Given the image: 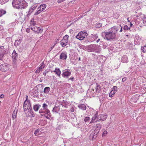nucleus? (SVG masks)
<instances>
[{"mask_svg": "<svg viewBox=\"0 0 146 146\" xmlns=\"http://www.w3.org/2000/svg\"><path fill=\"white\" fill-rule=\"evenodd\" d=\"M117 29L115 26L111 28L110 31L102 32V36L104 39L108 40H112L115 38L116 36L115 34L117 33Z\"/></svg>", "mask_w": 146, "mask_h": 146, "instance_id": "1", "label": "nucleus"}, {"mask_svg": "<svg viewBox=\"0 0 146 146\" xmlns=\"http://www.w3.org/2000/svg\"><path fill=\"white\" fill-rule=\"evenodd\" d=\"M48 105L45 103L42 105V108L41 109L39 110V113L42 116H44L47 119H50L51 115L50 111L47 108Z\"/></svg>", "mask_w": 146, "mask_h": 146, "instance_id": "2", "label": "nucleus"}, {"mask_svg": "<svg viewBox=\"0 0 146 146\" xmlns=\"http://www.w3.org/2000/svg\"><path fill=\"white\" fill-rule=\"evenodd\" d=\"M13 7L17 9H25L27 6V3L24 0H13L12 2Z\"/></svg>", "mask_w": 146, "mask_h": 146, "instance_id": "3", "label": "nucleus"}, {"mask_svg": "<svg viewBox=\"0 0 146 146\" xmlns=\"http://www.w3.org/2000/svg\"><path fill=\"white\" fill-rule=\"evenodd\" d=\"M87 51L88 52H94L99 53L101 51V46L98 45L91 44L87 47Z\"/></svg>", "mask_w": 146, "mask_h": 146, "instance_id": "4", "label": "nucleus"}, {"mask_svg": "<svg viewBox=\"0 0 146 146\" xmlns=\"http://www.w3.org/2000/svg\"><path fill=\"white\" fill-rule=\"evenodd\" d=\"M32 25L29 26V27L36 33H41L42 31V30L40 27H37L35 25L34 23H32Z\"/></svg>", "mask_w": 146, "mask_h": 146, "instance_id": "5", "label": "nucleus"}, {"mask_svg": "<svg viewBox=\"0 0 146 146\" xmlns=\"http://www.w3.org/2000/svg\"><path fill=\"white\" fill-rule=\"evenodd\" d=\"M23 109L25 112L27 110H32V108L31 106V104L29 100L26 99L25 101L23 104Z\"/></svg>", "mask_w": 146, "mask_h": 146, "instance_id": "6", "label": "nucleus"}, {"mask_svg": "<svg viewBox=\"0 0 146 146\" xmlns=\"http://www.w3.org/2000/svg\"><path fill=\"white\" fill-rule=\"evenodd\" d=\"M84 31H81L76 36V37L77 39L80 40H83L84 38L87 37L88 34L86 32H84Z\"/></svg>", "mask_w": 146, "mask_h": 146, "instance_id": "7", "label": "nucleus"}, {"mask_svg": "<svg viewBox=\"0 0 146 146\" xmlns=\"http://www.w3.org/2000/svg\"><path fill=\"white\" fill-rule=\"evenodd\" d=\"M71 74V72L69 69H65L62 71L61 75L62 77L66 79L68 78Z\"/></svg>", "mask_w": 146, "mask_h": 146, "instance_id": "8", "label": "nucleus"}, {"mask_svg": "<svg viewBox=\"0 0 146 146\" xmlns=\"http://www.w3.org/2000/svg\"><path fill=\"white\" fill-rule=\"evenodd\" d=\"M0 70L1 71L4 72L8 71L9 68L7 64L4 63L0 65Z\"/></svg>", "mask_w": 146, "mask_h": 146, "instance_id": "9", "label": "nucleus"}, {"mask_svg": "<svg viewBox=\"0 0 146 146\" xmlns=\"http://www.w3.org/2000/svg\"><path fill=\"white\" fill-rule=\"evenodd\" d=\"M12 56L13 59V62L15 63L18 58V54L16 53L15 50H14L12 54Z\"/></svg>", "mask_w": 146, "mask_h": 146, "instance_id": "10", "label": "nucleus"}, {"mask_svg": "<svg viewBox=\"0 0 146 146\" xmlns=\"http://www.w3.org/2000/svg\"><path fill=\"white\" fill-rule=\"evenodd\" d=\"M98 111H96V113L93 116L90 122V123H95L97 117H98Z\"/></svg>", "mask_w": 146, "mask_h": 146, "instance_id": "11", "label": "nucleus"}, {"mask_svg": "<svg viewBox=\"0 0 146 146\" xmlns=\"http://www.w3.org/2000/svg\"><path fill=\"white\" fill-rule=\"evenodd\" d=\"M98 134L94 131L92 132L90 135V137L92 138V139H95L98 136Z\"/></svg>", "mask_w": 146, "mask_h": 146, "instance_id": "12", "label": "nucleus"}, {"mask_svg": "<svg viewBox=\"0 0 146 146\" xmlns=\"http://www.w3.org/2000/svg\"><path fill=\"white\" fill-rule=\"evenodd\" d=\"M53 71L55 72L56 74L58 76L59 78H60L61 72L60 70V69L59 68H56L55 69V70Z\"/></svg>", "mask_w": 146, "mask_h": 146, "instance_id": "13", "label": "nucleus"}, {"mask_svg": "<svg viewBox=\"0 0 146 146\" xmlns=\"http://www.w3.org/2000/svg\"><path fill=\"white\" fill-rule=\"evenodd\" d=\"M67 58V54L64 52L61 53L60 56V58L62 60H66Z\"/></svg>", "mask_w": 146, "mask_h": 146, "instance_id": "14", "label": "nucleus"}, {"mask_svg": "<svg viewBox=\"0 0 146 146\" xmlns=\"http://www.w3.org/2000/svg\"><path fill=\"white\" fill-rule=\"evenodd\" d=\"M100 119L103 121H104L106 119L107 117V114L106 113L99 115Z\"/></svg>", "mask_w": 146, "mask_h": 146, "instance_id": "15", "label": "nucleus"}, {"mask_svg": "<svg viewBox=\"0 0 146 146\" xmlns=\"http://www.w3.org/2000/svg\"><path fill=\"white\" fill-rule=\"evenodd\" d=\"M46 5L45 4H42L39 6L38 9L39 10H41V11H43L46 8Z\"/></svg>", "mask_w": 146, "mask_h": 146, "instance_id": "16", "label": "nucleus"}, {"mask_svg": "<svg viewBox=\"0 0 146 146\" xmlns=\"http://www.w3.org/2000/svg\"><path fill=\"white\" fill-rule=\"evenodd\" d=\"M78 108L83 110H85L86 109V107L84 104H81L78 105Z\"/></svg>", "mask_w": 146, "mask_h": 146, "instance_id": "17", "label": "nucleus"}, {"mask_svg": "<svg viewBox=\"0 0 146 146\" xmlns=\"http://www.w3.org/2000/svg\"><path fill=\"white\" fill-rule=\"evenodd\" d=\"M29 113L28 114L27 116L30 117H34L35 116L33 112L32 111V109L28 110Z\"/></svg>", "mask_w": 146, "mask_h": 146, "instance_id": "18", "label": "nucleus"}, {"mask_svg": "<svg viewBox=\"0 0 146 146\" xmlns=\"http://www.w3.org/2000/svg\"><path fill=\"white\" fill-rule=\"evenodd\" d=\"M121 61L123 63H126L127 62L128 58L126 55H125L123 56L121 59Z\"/></svg>", "mask_w": 146, "mask_h": 146, "instance_id": "19", "label": "nucleus"}, {"mask_svg": "<svg viewBox=\"0 0 146 146\" xmlns=\"http://www.w3.org/2000/svg\"><path fill=\"white\" fill-rule=\"evenodd\" d=\"M62 103V104H63V106L65 107L66 108H67V106L69 104H70V102L66 100H63L61 102Z\"/></svg>", "mask_w": 146, "mask_h": 146, "instance_id": "20", "label": "nucleus"}, {"mask_svg": "<svg viewBox=\"0 0 146 146\" xmlns=\"http://www.w3.org/2000/svg\"><path fill=\"white\" fill-rule=\"evenodd\" d=\"M41 106V105L39 104H36L33 106V109L35 111H37L38 110L39 108Z\"/></svg>", "mask_w": 146, "mask_h": 146, "instance_id": "21", "label": "nucleus"}, {"mask_svg": "<svg viewBox=\"0 0 146 146\" xmlns=\"http://www.w3.org/2000/svg\"><path fill=\"white\" fill-rule=\"evenodd\" d=\"M68 42L66 40H65L62 39L61 41L60 44L62 47H64L66 45Z\"/></svg>", "mask_w": 146, "mask_h": 146, "instance_id": "22", "label": "nucleus"}, {"mask_svg": "<svg viewBox=\"0 0 146 146\" xmlns=\"http://www.w3.org/2000/svg\"><path fill=\"white\" fill-rule=\"evenodd\" d=\"M6 50H3V52H0V60H2L4 55L6 54Z\"/></svg>", "mask_w": 146, "mask_h": 146, "instance_id": "23", "label": "nucleus"}, {"mask_svg": "<svg viewBox=\"0 0 146 146\" xmlns=\"http://www.w3.org/2000/svg\"><path fill=\"white\" fill-rule=\"evenodd\" d=\"M50 88L48 87H46L44 88L43 92L44 93L47 94L48 93L49 91L50 90Z\"/></svg>", "mask_w": 146, "mask_h": 146, "instance_id": "24", "label": "nucleus"}, {"mask_svg": "<svg viewBox=\"0 0 146 146\" xmlns=\"http://www.w3.org/2000/svg\"><path fill=\"white\" fill-rule=\"evenodd\" d=\"M32 93H33V96L34 97H38L39 94L37 90H35L33 91V92H32Z\"/></svg>", "mask_w": 146, "mask_h": 146, "instance_id": "25", "label": "nucleus"}, {"mask_svg": "<svg viewBox=\"0 0 146 146\" xmlns=\"http://www.w3.org/2000/svg\"><path fill=\"white\" fill-rule=\"evenodd\" d=\"M21 42V39H19V40H16L15 41V43H14V45L15 46H17L20 44Z\"/></svg>", "mask_w": 146, "mask_h": 146, "instance_id": "26", "label": "nucleus"}, {"mask_svg": "<svg viewBox=\"0 0 146 146\" xmlns=\"http://www.w3.org/2000/svg\"><path fill=\"white\" fill-rule=\"evenodd\" d=\"M91 37L92 38V40L94 41L98 38V36L97 34L94 35L92 34Z\"/></svg>", "mask_w": 146, "mask_h": 146, "instance_id": "27", "label": "nucleus"}, {"mask_svg": "<svg viewBox=\"0 0 146 146\" xmlns=\"http://www.w3.org/2000/svg\"><path fill=\"white\" fill-rule=\"evenodd\" d=\"M33 11L34 10H33V8H32V7H31L29 9V11H28V13L27 14V17H29Z\"/></svg>", "mask_w": 146, "mask_h": 146, "instance_id": "28", "label": "nucleus"}, {"mask_svg": "<svg viewBox=\"0 0 146 146\" xmlns=\"http://www.w3.org/2000/svg\"><path fill=\"white\" fill-rule=\"evenodd\" d=\"M17 111V110L16 111L15 110H14L13 111L12 115L13 119H15L16 118Z\"/></svg>", "mask_w": 146, "mask_h": 146, "instance_id": "29", "label": "nucleus"}, {"mask_svg": "<svg viewBox=\"0 0 146 146\" xmlns=\"http://www.w3.org/2000/svg\"><path fill=\"white\" fill-rule=\"evenodd\" d=\"M6 11L4 10L3 9H0V17H1L2 15L6 13Z\"/></svg>", "mask_w": 146, "mask_h": 146, "instance_id": "30", "label": "nucleus"}, {"mask_svg": "<svg viewBox=\"0 0 146 146\" xmlns=\"http://www.w3.org/2000/svg\"><path fill=\"white\" fill-rule=\"evenodd\" d=\"M115 92L111 90V91L109 94L110 97L112 98L113 96V95L115 93Z\"/></svg>", "mask_w": 146, "mask_h": 146, "instance_id": "31", "label": "nucleus"}, {"mask_svg": "<svg viewBox=\"0 0 146 146\" xmlns=\"http://www.w3.org/2000/svg\"><path fill=\"white\" fill-rule=\"evenodd\" d=\"M101 127V125L100 124H97L96 125V128L95 129H97V130H100Z\"/></svg>", "mask_w": 146, "mask_h": 146, "instance_id": "32", "label": "nucleus"}, {"mask_svg": "<svg viewBox=\"0 0 146 146\" xmlns=\"http://www.w3.org/2000/svg\"><path fill=\"white\" fill-rule=\"evenodd\" d=\"M141 49L143 52H146V45L142 47Z\"/></svg>", "mask_w": 146, "mask_h": 146, "instance_id": "33", "label": "nucleus"}, {"mask_svg": "<svg viewBox=\"0 0 146 146\" xmlns=\"http://www.w3.org/2000/svg\"><path fill=\"white\" fill-rule=\"evenodd\" d=\"M97 84V85L96 88V89L97 92H99L100 91L101 87L100 85H98V84Z\"/></svg>", "mask_w": 146, "mask_h": 146, "instance_id": "34", "label": "nucleus"}, {"mask_svg": "<svg viewBox=\"0 0 146 146\" xmlns=\"http://www.w3.org/2000/svg\"><path fill=\"white\" fill-rule=\"evenodd\" d=\"M124 32L128 30H129L130 29V27H129L127 25H125L124 26L123 28Z\"/></svg>", "mask_w": 146, "mask_h": 146, "instance_id": "35", "label": "nucleus"}, {"mask_svg": "<svg viewBox=\"0 0 146 146\" xmlns=\"http://www.w3.org/2000/svg\"><path fill=\"white\" fill-rule=\"evenodd\" d=\"M58 106H55L53 108L52 110V111L53 112H55L56 113H58L57 111H58Z\"/></svg>", "mask_w": 146, "mask_h": 146, "instance_id": "36", "label": "nucleus"}, {"mask_svg": "<svg viewBox=\"0 0 146 146\" xmlns=\"http://www.w3.org/2000/svg\"><path fill=\"white\" fill-rule=\"evenodd\" d=\"M142 21L143 23L144 24V25L146 26V17L144 16Z\"/></svg>", "mask_w": 146, "mask_h": 146, "instance_id": "37", "label": "nucleus"}, {"mask_svg": "<svg viewBox=\"0 0 146 146\" xmlns=\"http://www.w3.org/2000/svg\"><path fill=\"white\" fill-rule=\"evenodd\" d=\"M9 1V0H0V3L2 5H3Z\"/></svg>", "mask_w": 146, "mask_h": 146, "instance_id": "38", "label": "nucleus"}, {"mask_svg": "<svg viewBox=\"0 0 146 146\" xmlns=\"http://www.w3.org/2000/svg\"><path fill=\"white\" fill-rule=\"evenodd\" d=\"M68 35H66L63 37V39H62L63 40H66V41H67V42H68Z\"/></svg>", "mask_w": 146, "mask_h": 146, "instance_id": "39", "label": "nucleus"}, {"mask_svg": "<svg viewBox=\"0 0 146 146\" xmlns=\"http://www.w3.org/2000/svg\"><path fill=\"white\" fill-rule=\"evenodd\" d=\"M40 65V66L38 68L41 70H42L44 67L45 65L43 63H42Z\"/></svg>", "mask_w": 146, "mask_h": 146, "instance_id": "40", "label": "nucleus"}, {"mask_svg": "<svg viewBox=\"0 0 146 146\" xmlns=\"http://www.w3.org/2000/svg\"><path fill=\"white\" fill-rule=\"evenodd\" d=\"M41 12V10H40L38 9L37 8V11L35 13L34 15H37L40 14Z\"/></svg>", "mask_w": 146, "mask_h": 146, "instance_id": "41", "label": "nucleus"}, {"mask_svg": "<svg viewBox=\"0 0 146 146\" xmlns=\"http://www.w3.org/2000/svg\"><path fill=\"white\" fill-rule=\"evenodd\" d=\"M50 71V69H49L45 70L44 71L43 73L44 75V76H46V73H48Z\"/></svg>", "mask_w": 146, "mask_h": 146, "instance_id": "42", "label": "nucleus"}, {"mask_svg": "<svg viewBox=\"0 0 146 146\" xmlns=\"http://www.w3.org/2000/svg\"><path fill=\"white\" fill-rule=\"evenodd\" d=\"M39 131L40 129L39 128H38L37 129H36L35 132V135L36 136L38 135V133L39 132Z\"/></svg>", "mask_w": 146, "mask_h": 146, "instance_id": "43", "label": "nucleus"}, {"mask_svg": "<svg viewBox=\"0 0 146 146\" xmlns=\"http://www.w3.org/2000/svg\"><path fill=\"white\" fill-rule=\"evenodd\" d=\"M90 118L89 117H86L84 119V121L85 122H87L90 120Z\"/></svg>", "mask_w": 146, "mask_h": 146, "instance_id": "44", "label": "nucleus"}, {"mask_svg": "<svg viewBox=\"0 0 146 146\" xmlns=\"http://www.w3.org/2000/svg\"><path fill=\"white\" fill-rule=\"evenodd\" d=\"M113 91L116 92L117 91V87L116 86H113V88L111 89Z\"/></svg>", "mask_w": 146, "mask_h": 146, "instance_id": "45", "label": "nucleus"}, {"mask_svg": "<svg viewBox=\"0 0 146 146\" xmlns=\"http://www.w3.org/2000/svg\"><path fill=\"white\" fill-rule=\"evenodd\" d=\"M5 48L3 46H0V52H3V50H5Z\"/></svg>", "mask_w": 146, "mask_h": 146, "instance_id": "46", "label": "nucleus"}, {"mask_svg": "<svg viewBox=\"0 0 146 146\" xmlns=\"http://www.w3.org/2000/svg\"><path fill=\"white\" fill-rule=\"evenodd\" d=\"M134 44L135 45H139L140 44V43L136 39L134 40Z\"/></svg>", "mask_w": 146, "mask_h": 146, "instance_id": "47", "label": "nucleus"}, {"mask_svg": "<svg viewBox=\"0 0 146 146\" xmlns=\"http://www.w3.org/2000/svg\"><path fill=\"white\" fill-rule=\"evenodd\" d=\"M101 120V119H100V117L99 116V115H98V117H97L96 120L95 121V123L98 122L100 121Z\"/></svg>", "mask_w": 146, "mask_h": 146, "instance_id": "48", "label": "nucleus"}, {"mask_svg": "<svg viewBox=\"0 0 146 146\" xmlns=\"http://www.w3.org/2000/svg\"><path fill=\"white\" fill-rule=\"evenodd\" d=\"M107 133H108L107 131L106 130H105L103 133L102 134V136L103 137L105 136L107 134Z\"/></svg>", "mask_w": 146, "mask_h": 146, "instance_id": "49", "label": "nucleus"}, {"mask_svg": "<svg viewBox=\"0 0 146 146\" xmlns=\"http://www.w3.org/2000/svg\"><path fill=\"white\" fill-rule=\"evenodd\" d=\"M74 78L73 76H72L71 77L69 78L68 79V80H71L72 81H73L74 80Z\"/></svg>", "mask_w": 146, "mask_h": 146, "instance_id": "50", "label": "nucleus"}, {"mask_svg": "<svg viewBox=\"0 0 146 146\" xmlns=\"http://www.w3.org/2000/svg\"><path fill=\"white\" fill-rule=\"evenodd\" d=\"M102 26V25L101 23H99L97 25H96V27L97 28H100Z\"/></svg>", "mask_w": 146, "mask_h": 146, "instance_id": "51", "label": "nucleus"}, {"mask_svg": "<svg viewBox=\"0 0 146 146\" xmlns=\"http://www.w3.org/2000/svg\"><path fill=\"white\" fill-rule=\"evenodd\" d=\"M126 80V77H124L123 78L122 80V82H124Z\"/></svg>", "mask_w": 146, "mask_h": 146, "instance_id": "52", "label": "nucleus"}, {"mask_svg": "<svg viewBox=\"0 0 146 146\" xmlns=\"http://www.w3.org/2000/svg\"><path fill=\"white\" fill-rule=\"evenodd\" d=\"M40 70H41L40 69L38 68L35 71V73H38L40 72Z\"/></svg>", "mask_w": 146, "mask_h": 146, "instance_id": "53", "label": "nucleus"}, {"mask_svg": "<svg viewBox=\"0 0 146 146\" xmlns=\"http://www.w3.org/2000/svg\"><path fill=\"white\" fill-rule=\"evenodd\" d=\"M94 131H95L97 133H98V134L99 133V132L100 131V130H97V129H95V130H94Z\"/></svg>", "mask_w": 146, "mask_h": 146, "instance_id": "54", "label": "nucleus"}, {"mask_svg": "<svg viewBox=\"0 0 146 146\" xmlns=\"http://www.w3.org/2000/svg\"><path fill=\"white\" fill-rule=\"evenodd\" d=\"M65 0H58V3H60L64 1Z\"/></svg>", "mask_w": 146, "mask_h": 146, "instance_id": "55", "label": "nucleus"}, {"mask_svg": "<svg viewBox=\"0 0 146 146\" xmlns=\"http://www.w3.org/2000/svg\"><path fill=\"white\" fill-rule=\"evenodd\" d=\"M30 28L29 27V28H27V29H26V31L27 32V33H29L30 31Z\"/></svg>", "mask_w": 146, "mask_h": 146, "instance_id": "56", "label": "nucleus"}, {"mask_svg": "<svg viewBox=\"0 0 146 146\" xmlns=\"http://www.w3.org/2000/svg\"><path fill=\"white\" fill-rule=\"evenodd\" d=\"M81 47L82 49H85L86 48V46H85L82 45V46H81Z\"/></svg>", "mask_w": 146, "mask_h": 146, "instance_id": "57", "label": "nucleus"}, {"mask_svg": "<svg viewBox=\"0 0 146 146\" xmlns=\"http://www.w3.org/2000/svg\"><path fill=\"white\" fill-rule=\"evenodd\" d=\"M37 6H34L33 7H32V8H33V10H35Z\"/></svg>", "mask_w": 146, "mask_h": 146, "instance_id": "58", "label": "nucleus"}, {"mask_svg": "<svg viewBox=\"0 0 146 146\" xmlns=\"http://www.w3.org/2000/svg\"><path fill=\"white\" fill-rule=\"evenodd\" d=\"M4 97V95L3 94H1L0 95V98H3Z\"/></svg>", "mask_w": 146, "mask_h": 146, "instance_id": "59", "label": "nucleus"}, {"mask_svg": "<svg viewBox=\"0 0 146 146\" xmlns=\"http://www.w3.org/2000/svg\"><path fill=\"white\" fill-rule=\"evenodd\" d=\"M120 26L121 27V29H120V30L119 31V32H122V31H123V30H122V26L121 27V26L120 25Z\"/></svg>", "mask_w": 146, "mask_h": 146, "instance_id": "60", "label": "nucleus"}, {"mask_svg": "<svg viewBox=\"0 0 146 146\" xmlns=\"http://www.w3.org/2000/svg\"><path fill=\"white\" fill-rule=\"evenodd\" d=\"M130 27H129L130 28L132 27L133 26V24L131 22H130Z\"/></svg>", "mask_w": 146, "mask_h": 146, "instance_id": "61", "label": "nucleus"}, {"mask_svg": "<svg viewBox=\"0 0 146 146\" xmlns=\"http://www.w3.org/2000/svg\"><path fill=\"white\" fill-rule=\"evenodd\" d=\"M39 85H40L41 86V87H44V84H39Z\"/></svg>", "mask_w": 146, "mask_h": 146, "instance_id": "62", "label": "nucleus"}, {"mask_svg": "<svg viewBox=\"0 0 146 146\" xmlns=\"http://www.w3.org/2000/svg\"><path fill=\"white\" fill-rule=\"evenodd\" d=\"M55 44H54V45L53 46H52L51 47V50L54 47V46H55Z\"/></svg>", "mask_w": 146, "mask_h": 146, "instance_id": "63", "label": "nucleus"}, {"mask_svg": "<svg viewBox=\"0 0 146 146\" xmlns=\"http://www.w3.org/2000/svg\"><path fill=\"white\" fill-rule=\"evenodd\" d=\"M100 40V39L99 38L98 40H97L96 42H98Z\"/></svg>", "mask_w": 146, "mask_h": 146, "instance_id": "64", "label": "nucleus"}]
</instances>
